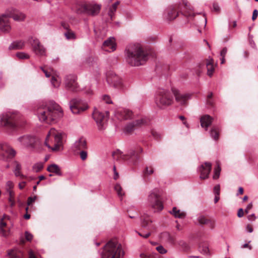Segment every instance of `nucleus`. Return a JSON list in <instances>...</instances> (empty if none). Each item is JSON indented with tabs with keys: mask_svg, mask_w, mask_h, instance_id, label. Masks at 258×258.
Masks as SVG:
<instances>
[{
	"mask_svg": "<svg viewBox=\"0 0 258 258\" xmlns=\"http://www.w3.org/2000/svg\"><path fill=\"white\" fill-rule=\"evenodd\" d=\"M37 113L39 120L47 123H53L62 116L60 107L53 102L40 105L37 108Z\"/></svg>",
	"mask_w": 258,
	"mask_h": 258,
	"instance_id": "obj_1",
	"label": "nucleus"
},
{
	"mask_svg": "<svg viewBox=\"0 0 258 258\" xmlns=\"http://www.w3.org/2000/svg\"><path fill=\"white\" fill-rule=\"evenodd\" d=\"M125 56L127 63L135 67L143 65L148 59V53L139 44L128 45Z\"/></svg>",
	"mask_w": 258,
	"mask_h": 258,
	"instance_id": "obj_2",
	"label": "nucleus"
},
{
	"mask_svg": "<svg viewBox=\"0 0 258 258\" xmlns=\"http://www.w3.org/2000/svg\"><path fill=\"white\" fill-rule=\"evenodd\" d=\"M25 120L22 115L19 112H8L1 116V124L6 128L15 130L23 127L25 124Z\"/></svg>",
	"mask_w": 258,
	"mask_h": 258,
	"instance_id": "obj_3",
	"label": "nucleus"
},
{
	"mask_svg": "<svg viewBox=\"0 0 258 258\" xmlns=\"http://www.w3.org/2000/svg\"><path fill=\"white\" fill-rule=\"evenodd\" d=\"M65 134L54 128H51L45 139L44 144L52 151H57L62 145V140Z\"/></svg>",
	"mask_w": 258,
	"mask_h": 258,
	"instance_id": "obj_4",
	"label": "nucleus"
},
{
	"mask_svg": "<svg viewBox=\"0 0 258 258\" xmlns=\"http://www.w3.org/2000/svg\"><path fill=\"white\" fill-rule=\"evenodd\" d=\"M124 255L121 244L116 240L108 241L104 246L101 258H120Z\"/></svg>",
	"mask_w": 258,
	"mask_h": 258,
	"instance_id": "obj_5",
	"label": "nucleus"
},
{
	"mask_svg": "<svg viewBox=\"0 0 258 258\" xmlns=\"http://www.w3.org/2000/svg\"><path fill=\"white\" fill-rule=\"evenodd\" d=\"M179 12L186 17L192 18L195 16L192 7L183 0L182 5H175L169 9L167 19L169 21L174 20L178 16Z\"/></svg>",
	"mask_w": 258,
	"mask_h": 258,
	"instance_id": "obj_6",
	"label": "nucleus"
},
{
	"mask_svg": "<svg viewBox=\"0 0 258 258\" xmlns=\"http://www.w3.org/2000/svg\"><path fill=\"white\" fill-rule=\"evenodd\" d=\"M143 151V149L138 147L136 149L130 150L127 154H123L119 150H117L112 153V157L114 159L118 160L120 159L127 160L128 163L132 164H136L140 160L139 154Z\"/></svg>",
	"mask_w": 258,
	"mask_h": 258,
	"instance_id": "obj_7",
	"label": "nucleus"
},
{
	"mask_svg": "<svg viewBox=\"0 0 258 258\" xmlns=\"http://www.w3.org/2000/svg\"><path fill=\"white\" fill-rule=\"evenodd\" d=\"M173 102L172 97L168 90H159L156 94L155 102L158 107L162 109L170 105Z\"/></svg>",
	"mask_w": 258,
	"mask_h": 258,
	"instance_id": "obj_8",
	"label": "nucleus"
},
{
	"mask_svg": "<svg viewBox=\"0 0 258 258\" xmlns=\"http://www.w3.org/2000/svg\"><path fill=\"white\" fill-rule=\"evenodd\" d=\"M148 202L154 212H160L163 209L161 198L156 189L152 190L148 196Z\"/></svg>",
	"mask_w": 258,
	"mask_h": 258,
	"instance_id": "obj_9",
	"label": "nucleus"
},
{
	"mask_svg": "<svg viewBox=\"0 0 258 258\" xmlns=\"http://www.w3.org/2000/svg\"><path fill=\"white\" fill-rule=\"evenodd\" d=\"M93 117L95 121L99 131L104 130L107 126L108 118L109 113L108 111L101 112L98 110H95L93 113Z\"/></svg>",
	"mask_w": 258,
	"mask_h": 258,
	"instance_id": "obj_10",
	"label": "nucleus"
},
{
	"mask_svg": "<svg viewBox=\"0 0 258 258\" xmlns=\"http://www.w3.org/2000/svg\"><path fill=\"white\" fill-rule=\"evenodd\" d=\"M72 9L77 14L86 13L88 15H95L99 12L100 7L97 5L85 4L77 5Z\"/></svg>",
	"mask_w": 258,
	"mask_h": 258,
	"instance_id": "obj_11",
	"label": "nucleus"
},
{
	"mask_svg": "<svg viewBox=\"0 0 258 258\" xmlns=\"http://www.w3.org/2000/svg\"><path fill=\"white\" fill-rule=\"evenodd\" d=\"M88 108L87 104L79 99H73L70 102V109L74 114L80 113Z\"/></svg>",
	"mask_w": 258,
	"mask_h": 258,
	"instance_id": "obj_12",
	"label": "nucleus"
},
{
	"mask_svg": "<svg viewBox=\"0 0 258 258\" xmlns=\"http://www.w3.org/2000/svg\"><path fill=\"white\" fill-rule=\"evenodd\" d=\"M205 66L207 69V75L210 77H212L215 70L214 60L212 58L206 59L198 65L196 70L197 75L198 76L201 75Z\"/></svg>",
	"mask_w": 258,
	"mask_h": 258,
	"instance_id": "obj_13",
	"label": "nucleus"
},
{
	"mask_svg": "<svg viewBox=\"0 0 258 258\" xmlns=\"http://www.w3.org/2000/svg\"><path fill=\"white\" fill-rule=\"evenodd\" d=\"M15 154V151L7 144H0V160L12 158Z\"/></svg>",
	"mask_w": 258,
	"mask_h": 258,
	"instance_id": "obj_14",
	"label": "nucleus"
},
{
	"mask_svg": "<svg viewBox=\"0 0 258 258\" xmlns=\"http://www.w3.org/2000/svg\"><path fill=\"white\" fill-rule=\"evenodd\" d=\"M66 88L72 92H77L79 90V85L77 82V77L74 75L66 76L64 79Z\"/></svg>",
	"mask_w": 258,
	"mask_h": 258,
	"instance_id": "obj_15",
	"label": "nucleus"
},
{
	"mask_svg": "<svg viewBox=\"0 0 258 258\" xmlns=\"http://www.w3.org/2000/svg\"><path fill=\"white\" fill-rule=\"evenodd\" d=\"M106 79L108 84L116 88L120 89L122 86L121 79L112 72L107 73Z\"/></svg>",
	"mask_w": 258,
	"mask_h": 258,
	"instance_id": "obj_16",
	"label": "nucleus"
},
{
	"mask_svg": "<svg viewBox=\"0 0 258 258\" xmlns=\"http://www.w3.org/2000/svg\"><path fill=\"white\" fill-rule=\"evenodd\" d=\"M18 141L23 145L31 148H35L39 141L34 137L24 136L18 138Z\"/></svg>",
	"mask_w": 258,
	"mask_h": 258,
	"instance_id": "obj_17",
	"label": "nucleus"
},
{
	"mask_svg": "<svg viewBox=\"0 0 258 258\" xmlns=\"http://www.w3.org/2000/svg\"><path fill=\"white\" fill-rule=\"evenodd\" d=\"M30 43L32 45L33 50L36 55L38 56H44L45 55V48L37 38L32 39Z\"/></svg>",
	"mask_w": 258,
	"mask_h": 258,
	"instance_id": "obj_18",
	"label": "nucleus"
},
{
	"mask_svg": "<svg viewBox=\"0 0 258 258\" xmlns=\"http://www.w3.org/2000/svg\"><path fill=\"white\" fill-rule=\"evenodd\" d=\"M173 94L175 97L176 101L181 105H186L187 100L190 98L188 94L181 93L178 90L175 88L172 89Z\"/></svg>",
	"mask_w": 258,
	"mask_h": 258,
	"instance_id": "obj_19",
	"label": "nucleus"
},
{
	"mask_svg": "<svg viewBox=\"0 0 258 258\" xmlns=\"http://www.w3.org/2000/svg\"><path fill=\"white\" fill-rule=\"evenodd\" d=\"M40 69L44 72L46 77H49L52 76L51 82L54 87H58L59 86L60 82L57 77L54 76V72L53 69L51 68H46L45 66L41 67Z\"/></svg>",
	"mask_w": 258,
	"mask_h": 258,
	"instance_id": "obj_20",
	"label": "nucleus"
},
{
	"mask_svg": "<svg viewBox=\"0 0 258 258\" xmlns=\"http://www.w3.org/2000/svg\"><path fill=\"white\" fill-rule=\"evenodd\" d=\"M212 164L210 162H205L202 164L199 169L200 173V178L205 179L209 177V175L211 171Z\"/></svg>",
	"mask_w": 258,
	"mask_h": 258,
	"instance_id": "obj_21",
	"label": "nucleus"
},
{
	"mask_svg": "<svg viewBox=\"0 0 258 258\" xmlns=\"http://www.w3.org/2000/svg\"><path fill=\"white\" fill-rule=\"evenodd\" d=\"M146 123V121L144 119L136 120L127 124L124 128V132L127 134H131L137 127Z\"/></svg>",
	"mask_w": 258,
	"mask_h": 258,
	"instance_id": "obj_22",
	"label": "nucleus"
},
{
	"mask_svg": "<svg viewBox=\"0 0 258 258\" xmlns=\"http://www.w3.org/2000/svg\"><path fill=\"white\" fill-rule=\"evenodd\" d=\"M9 18L8 14L0 16V30L3 32L8 33L11 29Z\"/></svg>",
	"mask_w": 258,
	"mask_h": 258,
	"instance_id": "obj_23",
	"label": "nucleus"
},
{
	"mask_svg": "<svg viewBox=\"0 0 258 258\" xmlns=\"http://www.w3.org/2000/svg\"><path fill=\"white\" fill-rule=\"evenodd\" d=\"M132 115V112L124 109H118L115 113L116 118L119 120L127 119Z\"/></svg>",
	"mask_w": 258,
	"mask_h": 258,
	"instance_id": "obj_24",
	"label": "nucleus"
},
{
	"mask_svg": "<svg viewBox=\"0 0 258 258\" xmlns=\"http://www.w3.org/2000/svg\"><path fill=\"white\" fill-rule=\"evenodd\" d=\"M115 47L116 45L113 38H109L105 41L102 46L103 49L106 51H114Z\"/></svg>",
	"mask_w": 258,
	"mask_h": 258,
	"instance_id": "obj_25",
	"label": "nucleus"
},
{
	"mask_svg": "<svg viewBox=\"0 0 258 258\" xmlns=\"http://www.w3.org/2000/svg\"><path fill=\"white\" fill-rule=\"evenodd\" d=\"M9 18H13L17 21H23L25 18V15L21 12L17 10H13L8 14Z\"/></svg>",
	"mask_w": 258,
	"mask_h": 258,
	"instance_id": "obj_26",
	"label": "nucleus"
},
{
	"mask_svg": "<svg viewBox=\"0 0 258 258\" xmlns=\"http://www.w3.org/2000/svg\"><path fill=\"white\" fill-rule=\"evenodd\" d=\"M74 147L78 151L87 150V144L86 139L83 137L80 138L75 142Z\"/></svg>",
	"mask_w": 258,
	"mask_h": 258,
	"instance_id": "obj_27",
	"label": "nucleus"
},
{
	"mask_svg": "<svg viewBox=\"0 0 258 258\" xmlns=\"http://www.w3.org/2000/svg\"><path fill=\"white\" fill-rule=\"evenodd\" d=\"M213 119V118L209 115H205L202 116L200 120L202 127H205L206 130H207L208 126L211 124Z\"/></svg>",
	"mask_w": 258,
	"mask_h": 258,
	"instance_id": "obj_28",
	"label": "nucleus"
},
{
	"mask_svg": "<svg viewBox=\"0 0 258 258\" xmlns=\"http://www.w3.org/2000/svg\"><path fill=\"white\" fill-rule=\"evenodd\" d=\"M5 218L1 219L0 221V231L3 236H7L9 234V229L5 222Z\"/></svg>",
	"mask_w": 258,
	"mask_h": 258,
	"instance_id": "obj_29",
	"label": "nucleus"
},
{
	"mask_svg": "<svg viewBox=\"0 0 258 258\" xmlns=\"http://www.w3.org/2000/svg\"><path fill=\"white\" fill-rule=\"evenodd\" d=\"M10 258H24L25 254L21 250H12L8 253Z\"/></svg>",
	"mask_w": 258,
	"mask_h": 258,
	"instance_id": "obj_30",
	"label": "nucleus"
},
{
	"mask_svg": "<svg viewBox=\"0 0 258 258\" xmlns=\"http://www.w3.org/2000/svg\"><path fill=\"white\" fill-rule=\"evenodd\" d=\"M47 169V171L49 172L54 173L59 176L61 175V173L59 167L58 165L55 164H51L48 166Z\"/></svg>",
	"mask_w": 258,
	"mask_h": 258,
	"instance_id": "obj_31",
	"label": "nucleus"
},
{
	"mask_svg": "<svg viewBox=\"0 0 258 258\" xmlns=\"http://www.w3.org/2000/svg\"><path fill=\"white\" fill-rule=\"evenodd\" d=\"M152 221L150 216L146 214H144L141 216V226L143 227H145L148 226L149 223H151Z\"/></svg>",
	"mask_w": 258,
	"mask_h": 258,
	"instance_id": "obj_32",
	"label": "nucleus"
},
{
	"mask_svg": "<svg viewBox=\"0 0 258 258\" xmlns=\"http://www.w3.org/2000/svg\"><path fill=\"white\" fill-rule=\"evenodd\" d=\"M170 213L172 214L175 218H184L186 216V213L184 212L180 211V210L177 209L176 207H174L172 209Z\"/></svg>",
	"mask_w": 258,
	"mask_h": 258,
	"instance_id": "obj_33",
	"label": "nucleus"
},
{
	"mask_svg": "<svg viewBox=\"0 0 258 258\" xmlns=\"http://www.w3.org/2000/svg\"><path fill=\"white\" fill-rule=\"evenodd\" d=\"M154 173V168L152 166H146L143 171V177L145 180L148 179L149 176Z\"/></svg>",
	"mask_w": 258,
	"mask_h": 258,
	"instance_id": "obj_34",
	"label": "nucleus"
},
{
	"mask_svg": "<svg viewBox=\"0 0 258 258\" xmlns=\"http://www.w3.org/2000/svg\"><path fill=\"white\" fill-rule=\"evenodd\" d=\"M9 196L8 201L10 203V206L11 207H14L15 206L16 202L15 200V192L14 190L9 191L7 192Z\"/></svg>",
	"mask_w": 258,
	"mask_h": 258,
	"instance_id": "obj_35",
	"label": "nucleus"
},
{
	"mask_svg": "<svg viewBox=\"0 0 258 258\" xmlns=\"http://www.w3.org/2000/svg\"><path fill=\"white\" fill-rule=\"evenodd\" d=\"M24 46V42L22 41H16L10 45V49H21L23 48Z\"/></svg>",
	"mask_w": 258,
	"mask_h": 258,
	"instance_id": "obj_36",
	"label": "nucleus"
},
{
	"mask_svg": "<svg viewBox=\"0 0 258 258\" xmlns=\"http://www.w3.org/2000/svg\"><path fill=\"white\" fill-rule=\"evenodd\" d=\"M114 190L117 192L118 196L122 199L124 196L125 193L123 191L122 188L119 184L116 183L114 187Z\"/></svg>",
	"mask_w": 258,
	"mask_h": 258,
	"instance_id": "obj_37",
	"label": "nucleus"
},
{
	"mask_svg": "<svg viewBox=\"0 0 258 258\" xmlns=\"http://www.w3.org/2000/svg\"><path fill=\"white\" fill-rule=\"evenodd\" d=\"M210 218L208 217L201 215L198 218V221L201 225L203 226L204 225H207V224H208V222Z\"/></svg>",
	"mask_w": 258,
	"mask_h": 258,
	"instance_id": "obj_38",
	"label": "nucleus"
},
{
	"mask_svg": "<svg viewBox=\"0 0 258 258\" xmlns=\"http://www.w3.org/2000/svg\"><path fill=\"white\" fill-rule=\"evenodd\" d=\"M64 34L67 39H75L76 38L74 32L70 29L68 30Z\"/></svg>",
	"mask_w": 258,
	"mask_h": 258,
	"instance_id": "obj_39",
	"label": "nucleus"
},
{
	"mask_svg": "<svg viewBox=\"0 0 258 258\" xmlns=\"http://www.w3.org/2000/svg\"><path fill=\"white\" fill-rule=\"evenodd\" d=\"M118 5H119V2H117L115 3H114V4H113L112 6L110 7L108 14L111 19H112L114 12H115L116 11L117 7Z\"/></svg>",
	"mask_w": 258,
	"mask_h": 258,
	"instance_id": "obj_40",
	"label": "nucleus"
},
{
	"mask_svg": "<svg viewBox=\"0 0 258 258\" xmlns=\"http://www.w3.org/2000/svg\"><path fill=\"white\" fill-rule=\"evenodd\" d=\"M211 136L212 138H213L215 140H217L219 139V132L218 130L215 128L213 127L211 130L210 132Z\"/></svg>",
	"mask_w": 258,
	"mask_h": 258,
	"instance_id": "obj_41",
	"label": "nucleus"
},
{
	"mask_svg": "<svg viewBox=\"0 0 258 258\" xmlns=\"http://www.w3.org/2000/svg\"><path fill=\"white\" fill-rule=\"evenodd\" d=\"M220 171H221V167H220V165L218 164V163H217V165L214 169V175L213 177V179H217L219 177Z\"/></svg>",
	"mask_w": 258,
	"mask_h": 258,
	"instance_id": "obj_42",
	"label": "nucleus"
},
{
	"mask_svg": "<svg viewBox=\"0 0 258 258\" xmlns=\"http://www.w3.org/2000/svg\"><path fill=\"white\" fill-rule=\"evenodd\" d=\"M14 174L16 176H17V177L20 176L21 179H26L28 180H32L35 179L34 178L32 177H30L28 178L26 177L25 175H24L23 174H22L21 173V171H14Z\"/></svg>",
	"mask_w": 258,
	"mask_h": 258,
	"instance_id": "obj_43",
	"label": "nucleus"
},
{
	"mask_svg": "<svg viewBox=\"0 0 258 258\" xmlns=\"http://www.w3.org/2000/svg\"><path fill=\"white\" fill-rule=\"evenodd\" d=\"M164 236H166L167 238V240L172 244L175 243V238L174 236L170 235L168 233H164L163 234Z\"/></svg>",
	"mask_w": 258,
	"mask_h": 258,
	"instance_id": "obj_44",
	"label": "nucleus"
},
{
	"mask_svg": "<svg viewBox=\"0 0 258 258\" xmlns=\"http://www.w3.org/2000/svg\"><path fill=\"white\" fill-rule=\"evenodd\" d=\"M14 183L12 181H8L6 185V190L7 192L13 190Z\"/></svg>",
	"mask_w": 258,
	"mask_h": 258,
	"instance_id": "obj_45",
	"label": "nucleus"
},
{
	"mask_svg": "<svg viewBox=\"0 0 258 258\" xmlns=\"http://www.w3.org/2000/svg\"><path fill=\"white\" fill-rule=\"evenodd\" d=\"M178 245L183 249L184 251H187L189 249V245L184 241L178 242Z\"/></svg>",
	"mask_w": 258,
	"mask_h": 258,
	"instance_id": "obj_46",
	"label": "nucleus"
},
{
	"mask_svg": "<svg viewBox=\"0 0 258 258\" xmlns=\"http://www.w3.org/2000/svg\"><path fill=\"white\" fill-rule=\"evenodd\" d=\"M16 56L20 59H25L29 58V55L24 52H18Z\"/></svg>",
	"mask_w": 258,
	"mask_h": 258,
	"instance_id": "obj_47",
	"label": "nucleus"
},
{
	"mask_svg": "<svg viewBox=\"0 0 258 258\" xmlns=\"http://www.w3.org/2000/svg\"><path fill=\"white\" fill-rule=\"evenodd\" d=\"M43 167V164L42 163H39L35 164L33 166V169L35 172H38L42 169Z\"/></svg>",
	"mask_w": 258,
	"mask_h": 258,
	"instance_id": "obj_48",
	"label": "nucleus"
},
{
	"mask_svg": "<svg viewBox=\"0 0 258 258\" xmlns=\"http://www.w3.org/2000/svg\"><path fill=\"white\" fill-rule=\"evenodd\" d=\"M227 49L226 47L223 48L221 51L220 55H221V56L222 57L221 63H224L225 62V60L224 57L227 53Z\"/></svg>",
	"mask_w": 258,
	"mask_h": 258,
	"instance_id": "obj_49",
	"label": "nucleus"
},
{
	"mask_svg": "<svg viewBox=\"0 0 258 258\" xmlns=\"http://www.w3.org/2000/svg\"><path fill=\"white\" fill-rule=\"evenodd\" d=\"M80 155L82 160H85L88 156V153L86 150L80 151Z\"/></svg>",
	"mask_w": 258,
	"mask_h": 258,
	"instance_id": "obj_50",
	"label": "nucleus"
},
{
	"mask_svg": "<svg viewBox=\"0 0 258 258\" xmlns=\"http://www.w3.org/2000/svg\"><path fill=\"white\" fill-rule=\"evenodd\" d=\"M206 225H208L211 229H213L215 227V221L210 218Z\"/></svg>",
	"mask_w": 258,
	"mask_h": 258,
	"instance_id": "obj_51",
	"label": "nucleus"
},
{
	"mask_svg": "<svg viewBox=\"0 0 258 258\" xmlns=\"http://www.w3.org/2000/svg\"><path fill=\"white\" fill-rule=\"evenodd\" d=\"M36 198V196H34V197H29L27 200V206H31L32 205V204L35 201Z\"/></svg>",
	"mask_w": 258,
	"mask_h": 258,
	"instance_id": "obj_52",
	"label": "nucleus"
},
{
	"mask_svg": "<svg viewBox=\"0 0 258 258\" xmlns=\"http://www.w3.org/2000/svg\"><path fill=\"white\" fill-rule=\"evenodd\" d=\"M156 249L161 254H164L167 252V250L162 245L156 247Z\"/></svg>",
	"mask_w": 258,
	"mask_h": 258,
	"instance_id": "obj_53",
	"label": "nucleus"
},
{
	"mask_svg": "<svg viewBox=\"0 0 258 258\" xmlns=\"http://www.w3.org/2000/svg\"><path fill=\"white\" fill-rule=\"evenodd\" d=\"M102 99L106 103H108V104L112 103V102L111 101V98H110V96H109L108 95H105L103 96Z\"/></svg>",
	"mask_w": 258,
	"mask_h": 258,
	"instance_id": "obj_54",
	"label": "nucleus"
},
{
	"mask_svg": "<svg viewBox=\"0 0 258 258\" xmlns=\"http://www.w3.org/2000/svg\"><path fill=\"white\" fill-rule=\"evenodd\" d=\"M213 11L217 13H219L220 12V8L217 3H214L213 5Z\"/></svg>",
	"mask_w": 258,
	"mask_h": 258,
	"instance_id": "obj_55",
	"label": "nucleus"
},
{
	"mask_svg": "<svg viewBox=\"0 0 258 258\" xmlns=\"http://www.w3.org/2000/svg\"><path fill=\"white\" fill-rule=\"evenodd\" d=\"M15 168L14 171H21V164L17 161H15L14 162Z\"/></svg>",
	"mask_w": 258,
	"mask_h": 258,
	"instance_id": "obj_56",
	"label": "nucleus"
},
{
	"mask_svg": "<svg viewBox=\"0 0 258 258\" xmlns=\"http://www.w3.org/2000/svg\"><path fill=\"white\" fill-rule=\"evenodd\" d=\"M214 192L215 195H220V186L219 185H216L214 188Z\"/></svg>",
	"mask_w": 258,
	"mask_h": 258,
	"instance_id": "obj_57",
	"label": "nucleus"
},
{
	"mask_svg": "<svg viewBox=\"0 0 258 258\" xmlns=\"http://www.w3.org/2000/svg\"><path fill=\"white\" fill-rule=\"evenodd\" d=\"M25 236L26 239L28 241H31L33 238L32 235L28 232H25Z\"/></svg>",
	"mask_w": 258,
	"mask_h": 258,
	"instance_id": "obj_58",
	"label": "nucleus"
},
{
	"mask_svg": "<svg viewBox=\"0 0 258 258\" xmlns=\"http://www.w3.org/2000/svg\"><path fill=\"white\" fill-rule=\"evenodd\" d=\"M200 249L201 250H202V252L204 253V254H208L209 253V248L205 245V246H203L202 248H201V247L200 246Z\"/></svg>",
	"mask_w": 258,
	"mask_h": 258,
	"instance_id": "obj_59",
	"label": "nucleus"
},
{
	"mask_svg": "<svg viewBox=\"0 0 258 258\" xmlns=\"http://www.w3.org/2000/svg\"><path fill=\"white\" fill-rule=\"evenodd\" d=\"M258 16V11L257 10H254L253 11L252 20L254 21L257 17Z\"/></svg>",
	"mask_w": 258,
	"mask_h": 258,
	"instance_id": "obj_60",
	"label": "nucleus"
},
{
	"mask_svg": "<svg viewBox=\"0 0 258 258\" xmlns=\"http://www.w3.org/2000/svg\"><path fill=\"white\" fill-rule=\"evenodd\" d=\"M244 213L242 209H239L238 211L237 216L240 218L244 216Z\"/></svg>",
	"mask_w": 258,
	"mask_h": 258,
	"instance_id": "obj_61",
	"label": "nucleus"
},
{
	"mask_svg": "<svg viewBox=\"0 0 258 258\" xmlns=\"http://www.w3.org/2000/svg\"><path fill=\"white\" fill-rule=\"evenodd\" d=\"M252 203H250L248 205V206H247L246 209L245 210V214H247L248 212H249V211L252 209Z\"/></svg>",
	"mask_w": 258,
	"mask_h": 258,
	"instance_id": "obj_62",
	"label": "nucleus"
},
{
	"mask_svg": "<svg viewBox=\"0 0 258 258\" xmlns=\"http://www.w3.org/2000/svg\"><path fill=\"white\" fill-rule=\"evenodd\" d=\"M236 26H237L236 22L233 21L232 22L229 23V28L230 29H231L235 28L236 27Z\"/></svg>",
	"mask_w": 258,
	"mask_h": 258,
	"instance_id": "obj_63",
	"label": "nucleus"
},
{
	"mask_svg": "<svg viewBox=\"0 0 258 258\" xmlns=\"http://www.w3.org/2000/svg\"><path fill=\"white\" fill-rule=\"evenodd\" d=\"M28 254L29 258H37L33 251L31 250L29 251Z\"/></svg>",
	"mask_w": 258,
	"mask_h": 258,
	"instance_id": "obj_64",
	"label": "nucleus"
}]
</instances>
